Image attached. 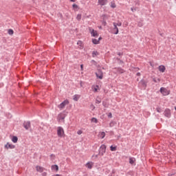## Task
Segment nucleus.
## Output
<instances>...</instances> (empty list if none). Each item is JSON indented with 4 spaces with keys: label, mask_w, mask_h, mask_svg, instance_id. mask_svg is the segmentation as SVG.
Segmentation results:
<instances>
[{
    "label": "nucleus",
    "mask_w": 176,
    "mask_h": 176,
    "mask_svg": "<svg viewBox=\"0 0 176 176\" xmlns=\"http://www.w3.org/2000/svg\"><path fill=\"white\" fill-rule=\"evenodd\" d=\"M98 137L102 140L105 138V132H100L98 134Z\"/></svg>",
    "instance_id": "obj_18"
},
{
    "label": "nucleus",
    "mask_w": 176,
    "mask_h": 176,
    "mask_svg": "<svg viewBox=\"0 0 176 176\" xmlns=\"http://www.w3.org/2000/svg\"><path fill=\"white\" fill-rule=\"evenodd\" d=\"M135 163V158L130 157H129V164L133 165Z\"/></svg>",
    "instance_id": "obj_17"
},
{
    "label": "nucleus",
    "mask_w": 176,
    "mask_h": 176,
    "mask_svg": "<svg viewBox=\"0 0 176 176\" xmlns=\"http://www.w3.org/2000/svg\"><path fill=\"white\" fill-rule=\"evenodd\" d=\"M94 91H97V88H95V89H94Z\"/></svg>",
    "instance_id": "obj_51"
},
{
    "label": "nucleus",
    "mask_w": 176,
    "mask_h": 176,
    "mask_svg": "<svg viewBox=\"0 0 176 176\" xmlns=\"http://www.w3.org/2000/svg\"><path fill=\"white\" fill-rule=\"evenodd\" d=\"M36 171H38V173H43V170H45V168H43V167H41L39 166H36Z\"/></svg>",
    "instance_id": "obj_14"
},
{
    "label": "nucleus",
    "mask_w": 176,
    "mask_h": 176,
    "mask_svg": "<svg viewBox=\"0 0 176 176\" xmlns=\"http://www.w3.org/2000/svg\"><path fill=\"white\" fill-rule=\"evenodd\" d=\"M80 69H81V71H83V65L82 64L80 65Z\"/></svg>",
    "instance_id": "obj_43"
},
{
    "label": "nucleus",
    "mask_w": 176,
    "mask_h": 176,
    "mask_svg": "<svg viewBox=\"0 0 176 176\" xmlns=\"http://www.w3.org/2000/svg\"><path fill=\"white\" fill-rule=\"evenodd\" d=\"M46 175H47V173L43 172V173H42V176H46Z\"/></svg>",
    "instance_id": "obj_42"
},
{
    "label": "nucleus",
    "mask_w": 176,
    "mask_h": 176,
    "mask_svg": "<svg viewBox=\"0 0 176 176\" xmlns=\"http://www.w3.org/2000/svg\"><path fill=\"white\" fill-rule=\"evenodd\" d=\"M52 169L55 170V171H58V165H52Z\"/></svg>",
    "instance_id": "obj_21"
},
{
    "label": "nucleus",
    "mask_w": 176,
    "mask_h": 176,
    "mask_svg": "<svg viewBox=\"0 0 176 176\" xmlns=\"http://www.w3.org/2000/svg\"><path fill=\"white\" fill-rule=\"evenodd\" d=\"M175 111H176V107H175Z\"/></svg>",
    "instance_id": "obj_54"
},
{
    "label": "nucleus",
    "mask_w": 176,
    "mask_h": 176,
    "mask_svg": "<svg viewBox=\"0 0 176 176\" xmlns=\"http://www.w3.org/2000/svg\"><path fill=\"white\" fill-rule=\"evenodd\" d=\"M91 122L93 123H98V120H97V118H91Z\"/></svg>",
    "instance_id": "obj_26"
},
{
    "label": "nucleus",
    "mask_w": 176,
    "mask_h": 176,
    "mask_svg": "<svg viewBox=\"0 0 176 176\" xmlns=\"http://www.w3.org/2000/svg\"><path fill=\"white\" fill-rule=\"evenodd\" d=\"M105 152H107V146H105V144H102L99 148L98 155H100V156H104V153H105Z\"/></svg>",
    "instance_id": "obj_1"
},
{
    "label": "nucleus",
    "mask_w": 176,
    "mask_h": 176,
    "mask_svg": "<svg viewBox=\"0 0 176 176\" xmlns=\"http://www.w3.org/2000/svg\"><path fill=\"white\" fill-rule=\"evenodd\" d=\"M92 43H94V45H98V43H100V40L93 38L92 39Z\"/></svg>",
    "instance_id": "obj_20"
},
{
    "label": "nucleus",
    "mask_w": 176,
    "mask_h": 176,
    "mask_svg": "<svg viewBox=\"0 0 176 176\" xmlns=\"http://www.w3.org/2000/svg\"><path fill=\"white\" fill-rule=\"evenodd\" d=\"M122 54H122L121 52H118V56H122Z\"/></svg>",
    "instance_id": "obj_45"
},
{
    "label": "nucleus",
    "mask_w": 176,
    "mask_h": 176,
    "mask_svg": "<svg viewBox=\"0 0 176 176\" xmlns=\"http://www.w3.org/2000/svg\"><path fill=\"white\" fill-rule=\"evenodd\" d=\"M116 25L117 26V27H122V23H116Z\"/></svg>",
    "instance_id": "obj_36"
},
{
    "label": "nucleus",
    "mask_w": 176,
    "mask_h": 176,
    "mask_svg": "<svg viewBox=\"0 0 176 176\" xmlns=\"http://www.w3.org/2000/svg\"><path fill=\"white\" fill-rule=\"evenodd\" d=\"M4 148L6 149H14L16 148V146L14 144H10L9 142H8L5 146Z\"/></svg>",
    "instance_id": "obj_8"
},
{
    "label": "nucleus",
    "mask_w": 176,
    "mask_h": 176,
    "mask_svg": "<svg viewBox=\"0 0 176 176\" xmlns=\"http://www.w3.org/2000/svg\"><path fill=\"white\" fill-rule=\"evenodd\" d=\"M158 70L160 71V72H165L166 67L164 65H160L158 67Z\"/></svg>",
    "instance_id": "obj_12"
},
{
    "label": "nucleus",
    "mask_w": 176,
    "mask_h": 176,
    "mask_svg": "<svg viewBox=\"0 0 176 176\" xmlns=\"http://www.w3.org/2000/svg\"><path fill=\"white\" fill-rule=\"evenodd\" d=\"M73 100H74V101H78V100H79L78 95H74V96H73Z\"/></svg>",
    "instance_id": "obj_27"
},
{
    "label": "nucleus",
    "mask_w": 176,
    "mask_h": 176,
    "mask_svg": "<svg viewBox=\"0 0 176 176\" xmlns=\"http://www.w3.org/2000/svg\"><path fill=\"white\" fill-rule=\"evenodd\" d=\"M101 39H102V37H99L98 41H101Z\"/></svg>",
    "instance_id": "obj_48"
},
{
    "label": "nucleus",
    "mask_w": 176,
    "mask_h": 176,
    "mask_svg": "<svg viewBox=\"0 0 176 176\" xmlns=\"http://www.w3.org/2000/svg\"><path fill=\"white\" fill-rule=\"evenodd\" d=\"M116 170L114 169L112 170V174H115Z\"/></svg>",
    "instance_id": "obj_47"
},
{
    "label": "nucleus",
    "mask_w": 176,
    "mask_h": 176,
    "mask_svg": "<svg viewBox=\"0 0 176 176\" xmlns=\"http://www.w3.org/2000/svg\"><path fill=\"white\" fill-rule=\"evenodd\" d=\"M172 175H169V176H172Z\"/></svg>",
    "instance_id": "obj_55"
},
{
    "label": "nucleus",
    "mask_w": 176,
    "mask_h": 176,
    "mask_svg": "<svg viewBox=\"0 0 176 176\" xmlns=\"http://www.w3.org/2000/svg\"><path fill=\"white\" fill-rule=\"evenodd\" d=\"M113 28L111 30V34H114L115 35H118L119 34V28L116 25V23H113Z\"/></svg>",
    "instance_id": "obj_2"
},
{
    "label": "nucleus",
    "mask_w": 176,
    "mask_h": 176,
    "mask_svg": "<svg viewBox=\"0 0 176 176\" xmlns=\"http://www.w3.org/2000/svg\"><path fill=\"white\" fill-rule=\"evenodd\" d=\"M142 25H144V23H142V22H138V27H142Z\"/></svg>",
    "instance_id": "obj_33"
},
{
    "label": "nucleus",
    "mask_w": 176,
    "mask_h": 176,
    "mask_svg": "<svg viewBox=\"0 0 176 176\" xmlns=\"http://www.w3.org/2000/svg\"><path fill=\"white\" fill-rule=\"evenodd\" d=\"M120 62L123 63V60H120V58H117Z\"/></svg>",
    "instance_id": "obj_46"
},
{
    "label": "nucleus",
    "mask_w": 176,
    "mask_h": 176,
    "mask_svg": "<svg viewBox=\"0 0 176 176\" xmlns=\"http://www.w3.org/2000/svg\"><path fill=\"white\" fill-rule=\"evenodd\" d=\"M110 151H111V152L116 151V146H110Z\"/></svg>",
    "instance_id": "obj_24"
},
{
    "label": "nucleus",
    "mask_w": 176,
    "mask_h": 176,
    "mask_svg": "<svg viewBox=\"0 0 176 176\" xmlns=\"http://www.w3.org/2000/svg\"><path fill=\"white\" fill-rule=\"evenodd\" d=\"M59 119H60V120H64V119H65V116H59Z\"/></svg>",
    "instance_id": "obj_37"
},
{
    "label": "nucleus",
    "mask_w": 176,
    "mask_h": 176,
    "mask_svg": "<svg viewBox=\"0 0 176 176\" xmlns=\"http://www.w3.org/2000/svg\"><path fill=\"white\" fill-rule=\"evenodd\" d=\"M139 83H140V85H141L142 86V87L144 89H146V86H147L148 82H146L145 80H141Z\"/></svg>",
    "instance_id": "obj_11"
},
{
    "label": "nucleus",
    "mask_w": 176,
    "mask_h": 176,
    "mask_svg": "<svg viewBox=\"0 0 176 176\" xmlns=\"http://www.w3.org/2000/svg\"><path fill=\"white\" fill-rule=\"evenodd\" d=\"M12 142H14V144H16L17 141H19V138H17V136H13L12 138Z\"/></svg>",
    "instance_id": "obj_19"
},
{
    "label": "nucleus",
    "mask_w": 176,
    "mask_h": 176,
    "mask_svg": "<svg viewBox=\"0 0 176 176\" xmlns=\"http://www.w3.org/2000/svg\"><path fill=\"white\" fill-rule=\"evenodd\" d=\"M8 32L9 35H13V34L14 33V32L12 29H9Z\"/></svg>",
    "instance_id": "obj_29"
},
{
    "label": "nucleus",
    "mask_w": 176,
    "mask_h": 176,
    "mask_svg": "<svg viewBox=\"0 0 176 176\" xmlns=\"http://www.w3.org/2000/svg\"><path fill=\"white\" fill-rule=\"evenodd\" d=\"M164 115L166 116V118H171V110L169 109H166Z\"/></svg>",
    "instance_id": "obj_7"
},
{
    "label": "nucleus",
    "mask_w": 176,
    "mask_h": 176,
    "mask_svg": "<svg viewBox=\"0 0 176 176\" xmlns=\"http://www.w3.org/2000/svg\"><path fill=\"white\" fill-rule=\"evenodd\" d=\"M110 6H111V8H112L113 9H115V8H116V4H115V1H111Z\"/></svg>",
    "instance_id": "obj_22"
},
{
    "label": "nucleus",
    "mask_w": 176,
    "mask_h": 176,
    "mask_svg": "<svg viewBox=\"0 0 176 176\" xmlns=\"http://www.w3.org/2000/svg\"><path fill=\"white\" fill-rule=\"evenodd\" d=\"M153 80L155 83H157L158 82H160V78H157V80L156 78H153Z\"/></svg>",
    "instance_id": "obj_30"
},
{
    "label": "nucleus",
    "mask_w": 176,
    "mask_h": 176,
    "mask_svg": "<svg viewBox=\"0 0 176 176\" xmlns=\"http://www.w3.org/2000/svg\"><path fill=\"white\" fill-rule=\"evenodd\" d=\"M101 100L96 99V104H100Z\"/></svg>",
    "instance_id": "obj_38"
},
{
    "label": "nucleus",
    "mask_w": 176,
    "mask_h": 176,
    "mask_svg": "<svg viewBox=\"0 0 176 176\" xmlns=\"http://www.w3.org/2000/svg\"><path fill=\"white\" fill-rule=\"evenodd\" d=\"M96 157H98V155H96Z\"/></svg>",
    "instance_id": "obj_52"
},
{
    "label": "nucleus",
    "mask_w": 176,
    "mask_h": 176,
    "mask_svg": "<svg viewBox=\"0 0 176 176\" xmlns=\"http://www.w3.org/2000/svg\"><path fill=\"white\" fill-rule=\"evenodd\" d=\"M50 157L51 159H52L53 160H54V159H56V155L54 154H51L50 155Z\"/></svg>",
    "instance_id": "obj_31"
},
{
    "label": "nucleus",
    "mask_w": 176,
    "mask_h": 176,
    "mask_svg": "<svg viewBox=\"0 0 176 176\" xmlns=\"http://www.w3.org/2000/svg\"><path fill=\"white\" fill-rule=\"evenodd\" d=\"M96 76L97 78H98V79H102L103 76H104V74L102 73V69H98V72L96 73Z\"/></svg>",
    "instance_id": "obj_5"
},
{
    "label": "nucleus",
    "mask_w": 176,
    "mask_h": 176,
    "mask_svg": "<svg viewBox=\"0 0 176 176\" xmlns=\"http://www.w3.org/2000/svg\"><path fill=\"white\" fill-rule=\"evenodd\" d=\"M108 118H109L110 119L112 118V113H109Z\"/></svg>",
    "instance_id": "obj_41"
},
{
    "label": "nucleus",
    "mask_w": 176,
    "mask_h": 176,
    "mask_svg": "<svg viewBox=\"0 0 176 176\" xmlns=\"http://www.w3.org/2000/svg\"><path fill=\"white\" fill-rule=\"evenodd\" d=\"M83 132L80 130L77 131V134H78V135H80V134H82Z\"/></svg>",
    "instance_id": "obj_40"
},
{
    "label": "nucleus",
    "mask_w": 176,
    "mask_h": 176,
    "mask_svg": "<svg viewBox=\"0 0 176 176\" xmlns=\"http://www.w3.org/2000/svg\"><path fill=\"white\" fill-rule=\"evenodd\" d=\"M71 2H75L76 0H70Z\"/></svg>",
    "instance_id": "obj_50"
},
{
    "label": "nucleus",
    "mask_w": 176,
    "mask_h": 176,
    "mask_svg": "<svg viewBox=\"0 0 176 176\" xmlns=\"http://www.w3.org/2000/svg\"><path fill=\"white\" fill-rule=\"evenodd\" d=\"M78 21H80V19H82V14H78L76 17Z\"/></svg>",
    "instance_id": "obj_28"
},
{
    "label": "nucleus",
    "mask_w": 176,
    "mask_h": 176,
    "mask_svg": "<svg viewBox=\"0 0 176 176\" xmlns=\"http://www.w3.org/2000/svg\"><path fill=\"white\" fill-rule=\"evenodd\" d=\"M103 105L105 107V104L103 103Z\"/></svg>",
    "instance_id": "obj_53"
},
{
    "label": "nucleus",
    "mask_w": 176,
    "mask_h": 176,
    "mask_svg": "<svg viewBox=\"0 0 176 176\" xmlns=\"http://www.w3.org/2000/svg\"><path fill=\"white\" fill-rule=\"evenodd\" d=\"M131 12H137V8H131Z\"/></svg>",
    "instance_id": "obj_35"
},
{
    "label": "nucleus",
    "mask_w": 176,
    "mask_h": 176,
    "mask_svg": "<svg viewBox=\"0 0 176 176\" xmlns=\"http://www.w3.org/2000/svg\"><path fill=\"white\" fill-rule=\"evenodd\" d=\"M136 75H137V76H141V73L138 72V73L136 74Z\"/></svg>",
    "instance_id": "obj_44"
},
{
    "label": "nucleus",
    "mask_w": 176,
    "mask_h": 176,
    "mask_svg": "<svg viewBox=\"0 0 176 176\" xmlns=\"http://www.w3.org/2000/svg\"><path fill=\"white\" fill-rule=\"evenodd\" d=\"M98 54H100V53H98V52L97 51H94L92 52V57H96V56H98Z\"/></svg>",
    "instance_id": "obj_23"
},
{
    "label": "nucleus",
    "mask_w": 176,
    "mask_h": 176,
    "mask_svg": "<svg viewBox=\"0 0 176 176\" xmlns=\"http://www.w3.org/2000/svg\"><path fill=\"white\" fill-rule=\"evenodd\" d=\"M160 91L163 96H168L170 94V91L167 90V89L164 87H161Z\"/></svg>",
    "instance_id": "obj_4"
},
{
    "label": "nucleus",
    "mask_w": 176,
    "mask_h": 176,
    "mask_svg": "<svg viewBox=\"0 0 176 176\" xmlns=\"http://www.w3.org/2000/svg\"><path fill=\"white\" fill-rule=\"evenodd\" d=\"M68 104H69V100L66 99L61 102L58 107L60 108V109H63V108H65V105H68Z\"/></svg>",
    "instance_id": "obj_3"
},
{
    "label": "nucleus",
    "mask_w": 176,
    "mask_h": 176,
    "mask_svg": "<svg viewBox=\"0 0 176 176\" xmlns=\"http://www.w3.org/2000/svg\"><path fill=\"white\" fill-rule=\"evenodd\" d=\"M116 124V122L115 121H111L109 124V127H113Z\"/></svg>",
    "instance_id": "obj_25"
},
{
    "label": "nucleus",
    "mask_w": 176,
    "mask_h": 176,
    "mask_svg": "<svg viewBox=\"0 0 176 176\" xmlns=\"http://www.w3.org/2000/svg\"><path fill=\"white\" fill-rule=\"evenodd\" d=\"M64 134V129L61 126H58L57 129V135L58 137H62Z\"/></svg>",
    "instance_id": "obj_6"
},
{
    "label": "nucleus",
    "mask_w": 176,
    "mask_h": 176,
    "mask_svg": "<svg viewBox=\"0 0 176 176\" xmlns=\"http://www.w3.org/2000/svg\"><path fill=\"white\" fill-rule=\"evenodd\" d=\"M77 45H78V46H80V47H82V41H78L77 42Z\"/></svg>",
    "instance_id": "obj_32"
},
{
    "label": "nucleus",
    "mask_w": 176,
    "mask_h": 176,
    "mask_svg": "<svg viewBox=\"0 0 176 176\" xmlns=\"http://www.w3.org/2000/svg\"><path fill=\"white\" fill-rule=\"evenodd\" d=\"M98 3L100 5V6H105V5L108 3V0H98Z\"/></svg>",
    "instance_id": "obj_10"
},
{
    "label": "nucleus",
    "mask_w": 176,
    "mask_h": 176,
    "mask_svg": "<svg viewBox=\"0 0 176 176\" xmlns=\"http://www.w3.org/2000/svg\"><path fill=\"white\" fill-rule=\"evenodd\" d=\"M91 107H92V108H94V109L96 108V107H94V105H93V104H91Z\"/></svg>",
    "instance_id": "obj_49"
},
{
    "label": "nucleus",
    "mask_w": 176,
    "mask_h": 176,
    "mask_svg": "<svg viewBox=\"0 0 176 176\" xmlns=\"http://www.w3.org/2000/svg\"><path fill=\"white\" fill-rule=\"evenodd\" d=\"M23 127L25 129V130H29L30 128L31 127V122L30 121L25 122L23 123Z\"/></svg>",
    "instance_id": "obj_9"
},
{
    "label": "nucleus",
    "mask_w": 176,
    "mask_h": 176,
    "mask_svg": "<svg viewBox=\"0 0 176 176\" xmlns=\"http://www.w3.org/2000/svg\"><path fill=\"white\" fill-rule=\"evenodd\" d=\"M91 36H98V32H97V31L94 30V29H93L91 31Z\"/></svg>",
    "instance_id": "obj_13"
},
{
    "label": "nucleus",
    "mask_w": 176,
    "mask_h": 176,
    "mask_svg": "<svg viewBox=\"0 0 176 176\" xmlns=\"http://www.w3.org/2000/svg\"><path fill=\"white\" fill-rule=\"evenodd\" d=\"M156 111H157V112H158L159 113H160L162 112V109L160 108V107H157V108L156 109Z\"/></svg>",
    "instance_id": "obj_34"
},
{
    "label": "nucleus",
    "mask_w": 176,
    "mask_h": 176,
    "mask_svg": "<svg viewBox=\"0 0 176 176\" xmlns=\"http://www.w3.org/2000/svg\"><path fill=\"white\" fill-rule=\"evenodd\" d=\"M116 69H117V72L118 74H124V69H123L120 67L116 68Z\"/></svg>",
    "instance_id": "obj_16"
},
{
    "label": "nucleus",
    "mask_w": 176,
    "mask_h": 176,
    "mask_svg": "<svg viewBox=\"0 0 176 176\" xmlns=\"http://www.w3.org/2000/svg\"><path fill=\"white\" fill-rule=\"evenodd\" d=\"M73 8H74V9H78V5H76V4H73Z\"/></svg>",
    "instance_id": "obj_39"
},
{
    "label": "nucleus",
    "mask_w": 176,
    "mask_h": 176,
    "mask_svg": "<svg viewBox=\"0 0 176 176\" xmlns=\"http://www.w3.org/2000/svg\"><path fill=\"white\" fill-rule=\"evenodd\" d=\"M86 167H87V168H89V170H91V168H93V162H87L86 164Z\"/></svg>",
    "instance_id": "obj_15"
}]
</instances>
